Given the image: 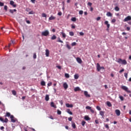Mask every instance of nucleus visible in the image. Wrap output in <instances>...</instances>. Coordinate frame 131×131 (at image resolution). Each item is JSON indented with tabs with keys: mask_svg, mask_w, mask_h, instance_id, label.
Masks as SVG:
<instances>
[{
	"mask_svg": "<svg viewBox=\"0 0 131 131\" xmlns=\"http://www.w3.org/2000/svg\"><path fill=\"white\" fill-rule=\"evenodd\" d=\"M67 112L68 113H69V114H70V115H72L73 113H72L71 111L70 110V109H68L67 110Z\"/></svg>",
	"mask_w": 131,
	"mask_h": 131,
	"instance_id": "b1692460",
	"label": "nucleus"
},
{
	"mask_svg": "<svg viewBox=\"0 0 131 131\" xmlns=\"http://www.w3.org/2000/svg\"><path fill=\"white\" fill-rule=\"evenodd\" d=\"M118 63L119 64H122V65H126L127 64V61L125 59H121V58H119L117 60Z\"/></svg>",
	"mask_w": 131,
	"mask_h": 131,
	"instance_id": "f257e3e1",
	"label": "nucleus"
},
{
	"mask_svg": "<svg viewBox=\"0 0 131 131\" xmlns=\"http://www.w3.org/2000/svg\"><path fill=\"white\" fill-rule=\"evenodd\" d=\"M69 35L70 36H73L74 35V33L73 32H70Z\"/></svg>",
	"mask_w": 131,
	"mask_h": 131,
	"instance_id": "e433bc0d",
	"label": "nucleus"
},
{
	"mask_svg": "<svg viewBox=\"0 0 131 131\" xmlns=\"http://www.w3.org/2000/svg\"><path fill=\"white\" fill-rule=\"evenodd\" d=\"M51 85H52V82H50L48 83V86H51Z\"/></svg>",
	"mask_w": 131,
	"mask_h": 131,
	"instance_id": "338daca9",
	"label": "nucleus"
},
{
	"mask_svg": "<svg viewBox=\"0 0 131 131\" xmlns=\"http://www.w3.org/2000/svg\"><path fill=\"white\" fill-rule=\"evenodd\" d=\"M71 28H72V29H75V25H71Z\"/></svg>",
	"mask_w": 131,
	"mask_h": 131,
	"instance_id": "603ef678",
	"label": "nucleus"
},
{
	"mask_svg": "<svg viewBox=\"0 0 131 131\" xmlns=\"http://www.w3.org/2000/svg\"><path fill=\"white\" fill-rule=\"evenodd\" d=\"M119 98L120 99L121 101H124V98L122 96H120Z\"/></svg>",
	"mask_w": 131,
	"mask_h": 131,
	"instance_id": "ea45409f",
	"label": "nucleus"
},
{
	"mask_svg": "<svg viewBox=\"0 0 131 131\" xmlns=\"http://www.w3.org/2000/svg\"><path fill=\"white\" fill-rule=\"evenodd\" d=\"M45 100L46 101H49V100H50V97L49 96V95H46L45 97Z\"/></svg>",
	"mask_w": 131,
	"mask_h": 131,
	"instance_id": "5701e85b",
	"label": "nucleus"
},
{
	"mask_svg": "<svg viewBox=\"0 0 131 131\" xmlns=\"http://www.w3.org/2000/svg\"><path fill=\"white\" fill-rule=\"evenodd\" d=\"M96 108L97 109V110H98L99 111H100L101 110V107L99 106H96Z\"/></svg>",
	"mask_w": 131,
	"mask_h": 131,
	"instance_id": "8fccbe9b",
	"label": "nucleus"
},
{
	"mask_svg": "<svg viewBox=\"0 0 131 131\" xmlns=\"http://www.w3.org/2000/svg\"><path fill=\"white\" fill-rule=\"evenodd\" d=\"M79 77V76H78V74H75L74 75V78L75 79H78V78Z\"/></svg>",
	"mask_w": 131,
	"mask_h": 131,
	"instance_id": "2f4dec72",
	"label": "nucleus"
},
{
	"mask_svg": "<svg viewBox=\"0 0 131 131\" xmlns=\"http://www.w3.org/2000/svg\"><path fill=\"white\" fill-rule=\"evenodd\" d=\"M123 71H124V69H122V70H121L119 71V73H122V72H123Z\"/></svg>",
	"mask_w": 131,
	"mask_h": 131,
	"instance_id": "680f3d73",
	"label": "nucleus"
},
{
	"mask_svg": "<svg viewBox=\"0 0 131 131\" xmlns=\"http://www.w3.org/2000/svg\"><path fill=\"white\" fill-rule=\"evenodd\" d=\"M79 91H80V88H79V87H76L74 89V91L75 92H78Z\"/></svg>",
	"mask_w": 131,
	"mask_h": 131,
	"instance_id": "4be33fe9",
	"label": "nucleus"
},
{
	"mask_svg": "<svg viewBox=\"0 0 131 131\" xmlns=\"http://www.w3.org/2000/svg\"><path fill=\"white\" fill-rule=\"evenodd\" d=\"M56 19V17L54 16H51L49 17V20H55Z\"/></svg>",
	"mask_w": 131,
	"mask_h": 131,
	"instance_id": "393cba45",
	"label": "nucleus"
},
{
	"mask_svg": "<svg viewBox=\"0 0 131 131\" xmlns=\"http://www.w3.org/2000/svg\"><path fill=\"white\" fill-rule=\"evenodd\" d=\"M79 15H82V14H83V11H82V10L79 11Z\"/></svg>",
	"mask_w": 131,
	"mask_h": 131,
	"instance_id": "a18cd8bd",
	"label": "nucleus"
},
{
	"mask_svg": "<svg viewBox=\"0 0 131 131\" xmlns=\"http://www.w3.org/2000/svg\"><path fill=\"white\" fill-rule=\"evenodd\" d=\"M4 10H5V11L7 12V11H8V6L7 5H5L4 6Z\"/></svg>",
	"mask_w": 131,
	"mask_h": 131,
	"instance_id": "37998d69",
	"label": "nucleus"
},
{
	"mask_svg": "<svg viewBox=\"0 0 131 131\" xmlns=\"http://www.w3.org/2000/svg\"><path fill=\"white\" fill-rule=\"evenodd\" d=\"M121 88L124 91H125V92H126L127 93H131L130 90H128V88L126 87V86H122Z\"/></svg>",
	"mask_w": 131,
	"mask_h": 131,
	"instance_id": "7ed1b4c3",
	"label": "nucleus"
},
{
	"mask_svg": "<svg viewBox=\"0 0 131 131\" xmlns=\"http://www.w3.org/2000/svg\"><path fill=\"white\" fill-rule=\"evenodd\" d=\"M61 34H62V37H63V38H66V34H65V33L62 32H61Z\"/></svg>",
	"mask_w": 131,
	"mask_h": 131,
	"instance_id": "a878e982",
	"label": "nucleus"
},
{
	"mask_svg": "<svg viewBox=\"0 0 131 131\" xmlns=\"http://www.w3.org/2000/svg\"><path fill=\"white\" fill-rule=\"evenodd\" d=\"M58 16H62V12H58Z\"/></svg>",
	"mask_w": 131,
	"mask_h": 131,
	"instance_id": "0e129e2a",
	"label": "nucleus"
},
{
	"mask_svg": "<svg viewBox=\"0 0 131 131\" xmlns=\"http://www.w3.org/2000/svg\"><path fill=\"white\" fill-rule=\"evenodd\" d=\"M84 95L86 97V98H91V95L89 94L88 91H84Z\"/></svg>",
	"mask_w": 131,
	"mask_h": 131,
	"instance_id": "0eeeda50",
	"label": "nucleus"
},
{
	"mask_svg": "<svg viewBox=\"0 0 131 131\" xmlns=\"http://www.w3.org/2000/svg\"><path fill=\"white\" fill-rule=\"evenodd\" d=\"M41 85H42V86H46V82H45V81H42L41 82Z\"/></svg>",
	"mask_w": 131,
	"mask_h": 131,
	"instance_id": "c85d7f7f",
	"label": "nucleus"
},
{
	"mask_svg": "<svg viewBox=\"0 0 131 131\" xmlns=\"http://www.w3.org/2000/svg\"><path fill=\"white\" fill-rule=\"evenodd\" d=\"M64 76L65 77H66L67 78H69V77H70V76H69V74L66 73Z\"/></svg>",
	"mask_w": 131,
	"mask_h": 131,
	"instance_id": "58836bf2",
	"label": "nucleus"
},
{
	"mask_svg": "<svg viewBox=\"0 0 131 131\" xmlns=\"http://www.w3.org/2000/svg\"><path fill=\"white\" fill-rule=\"evenodd\" d=\"M101 69H105V68H104V67H101V66H100V64H99V63H97V71H100Z\"/></svg>",
	"mask_w": 131,
	"mask_h": 131,
	"instance_id": "20e7f679",
	"label": "nucleus"
},
{
	"mask_svg": "<svg viewBox=\"0 0 131 131\" xmlns=\"http://www.w3.org/2000/svg\"><path fill=\"white\" fill-rule=\"evenodd\" d=\"M106 104L108 107H111V106H112L111 102H110V101H107Z\"/></svg>",
	"mask_w": 131,
	"mask_h": 131,
	"instance_id": "cd10ccee",
	"label": "nucleus"
},
{
	"mask_svg": "<svg viewBox=\"0 0 131 131\" xmlns=\"http://www.w3.org/2000/svg\"><path fill=\"white\" fill-rule=\"evenodd\" d=\"M100 115L102 116V118H104V114H105V112L104 111H100L99 113Z\"/></svg>",
	"mask_w": 131,
	"mask_h": 131,
	"instance_id": "4468645a",
	"label": "nucleus"
},
{
	"mask_svg": "<svg viewBox=\"0 0 131 131\" xmlns=\"http://www.w3.org/2000/svg\"><path fill=\"white\" fill-rule=\"evenodd\" d=\"M105 127L106 128H107V129H109V125H108V124H105Z\"/></svg>",
	"mask_w": 131,
	"mask_h": 131,
	"instance_id": "864d4df0",
	"label": "nucleus"
},
{
	"mask_svg": "<svg viewBox=\"0 0 131 131\" xmlns=\"http://www.w3.org/2000/svg\"><path fill=\"white\" fill-rule=\"evenodd\" d=\"M72 126L74 128H76V124H75V123L72 122Z\"/></svg>",
	"mask_w": 131,
	"mask_h": 131,
	"instance_id": "6ab92c4d",
	"label": "nucleus"
},
{
	"mask_svg": "<svg viewBox=\"0 0 131 131\" xmlns=\"http://www.w3.org/2000/svg\"><path fill=\"white\" fill-rule=\"evenodd\" d=\"M12 115H11V113L9 112L6 113V114L5 115V117H11Z\"/></svg>",
	"mask_w": 131,
	"mask_h": 131,
	"instance_id": "dca6fc26",
	"label": "nucleus"
},
{
	"mask_svg": "<svg viewBox=\"0 0 131 131\" xmlns=\"http://www.w3.org/2000/svg\"><path fill=\"white\" fill-rule=\"evenodd\" d=\"M12 93L14 96H16L17 95V92L15 90H13Z\"/></svg>",
	"mask_w": 131,
	"mask_h": 131,
	"instance_id": "f704fd0d",
	"label": "nucleus"
},
{
	"mask_svg": "<svg viewBox=\"0 0 131 131\" xmlns=\"http://www.w3.org/2000/svg\"><path fill=\"white\" fill-rule=\"evenodd\" d=\"M84 118L85 120H91V118L88 116H85Z\"/></svg>",
	"mask_w": 131,
	"mask_h": 131,
	"instance_id": "412c9836",
	"label": "nucleus"
},
{
	"mask_svg": "<svg viewBox=\"0 0 131 131\" xmlns=\"http://www.w3.org/2000/svg\"><path fill=\"white\" fill-rule=\"evenodd\" d=\"M0 120H1V121H2V122H4V119L2 118V117H0Z\"/></svg>",
	"mask_w": 131,
	"mask_h": 131,
	"instance_id": "69168bd1",
	"label": "nucleus"
},
{
	"mask_svg": "<svg viewBox=\"0 0 131 131\" xmlns=\"http://www.w3.org/2000/svg\"><path fill=\"white\" fill-rule=\"evenodd\" d=\"M50 34V32H49L48 30H45L43 32H42L41 35L42 36H48Z\"/></svg>",
	"mask_w": 131,
	"mask_h": 131,
	"instance_id": "f03ea898",
	"label": "nucleus"
},
{
	"mask_svg": "<svg viewBox=\"0 0 131 131\" xmlns=\"http://www.w3.org/2000/svg\"><path fill=\"white\" fill-rule=\"evenodd\" d=\"M130 20H131V16H127L126 17L124 18V22H127V21H130Z\"/></svg>",
	"mask_w": 131,
	"mask_h": 131,
	"instance_id": "423d86ee",
	"label": "nucleus"
},
{
	"mask_svg": "<svg viewBox=\"0 0 131 131\" xmlns=\"http://www.w3.org/2000/svg\"><path fill=\"white\" fill-rule=\"evenodd\" d=\"M63 86L65 90H67L68 89V84H67V83H64Z\"/></svg>",
	"mask_w": 131,
	"mask_h": 131,
	"instance_id": "f8f14e48",
	"label": "nucleus"
},
{
	"mask_svg": "<svg viewBox=\"0 0 131 131\" xmlns=\"http://www.w3.org/2000/svg\"><path fill=\"white\" fill-rule=\"evenodd\" d=\"M8 121H9V120L8 119V118H6L4 121V122H8Z\"/></svg>",
	"mask_w": 131,
	"mask_h": 131,
	"instance_id": "09e8293b",
	"label": "nucleus"
},
{
	"mask_svg": "<svg viewBox=\"0 0 131 131\" xmlns=\"http://www.w3.org/2000/svg\"><path fill=\"white\" fill-rule=\"evenodd\" d=\"M26 12H30V11H31V9L30 8H26Z\"/></svg>",
	"mask_w": 131,
	"mask_h": 131,
	"instance_id": "5fc2aeb1",
	"label": "nucleus"
},
{
	"mask_svg": "<svg viewBox=\"0 0 131 131\" xmlns=\"http://www.w3.org/2000/svg\"><path fill=\"white\" fill-rule=\"evenodd\" d=\"M33 58L36 59V53H35L33 54Z\"/></svg>",
	"mask_w": 131,
	"mask_h": 131,
	"instance_id": "3c124183",
	"label": "nucleus"
},
{
	"mask_svg": "<svg viewBox=\"0 0 131 131\" xmlns=\"http://www.w3.org/2000/svg\"><path fill=\"white\" fill-rule=\"evenodd\" d=\"M124 76H125L126 79H127V73H125Z\"/></svg>",
	"mask_w": 131,
	"mask_h": 131,
	"instance_id": "e2e57ef3",
	"label": "nucleus"
},
{
	"mask_svg": "<svg viewBox=\"0 0 131 131\" xmlns=\"http://www.w3.org/2000/svg\"><path fill=\"white\" fill-rule=\"evenodd\" d=\"M57 41V42H61V43H63V41H62V40H61V38H60V37L58 38Z\"/></svg>",
	"mask_w": 131,
	"mask_h": 131,
	"instance_id": "7c9ffc66",
	"label": "nucleus"
},
{
	"mask_svg": "<svg viewBox=\"0 0 131 131\" xmlns=\"http://www.w3.org/2000/svg\"><path fill=\"white\" fill-rule=\"evenodd\" d=\"M71 45H72V47H74V46H76V42H73L72 43Z\"/></svg>",
	"mask_w": 131,
	"mask_h": 131,
	"instance_id": "49530a36",
	"label": "nucleus"
},
{
	"mask_svg": "<svg viewBox=\"0 0 131 131\" xmlns=\"http://www.w3.org/2000/svg\"><path fill=\"white\" fill-rule=\"evenodd\" d=\"M61 113H62V112H61V111L59 110H57V114H58V115H61Z\"/></svg>",
	"mask_w": 131,
	"mask_h": 131,
	"instance_id": "a19ab883",
	"label": "nucleus"
},
{
	"mask_svg": "<svg viewBox=\"0 0 131 131\" xmlns=\"http://www.w3.org/2000/svg\"><path fill=\"white\" fill-rule=\"evenodd\" d=\"M85 108L87 109L88 110H91V109H92V107L90 106H86Z\"/></svg>",
	"mask_w": 131,
	"mask_h": 131,
	"instance_id": "79ce46f5",
	"label": "nucleus"
},
{
	"mask_svg": "<svg viewBox=\"0 0 131 131\" xmlns=\"http://www.w3.org/2000/svg\"><path fill=\"white\" fill-rule=\"evenodd\" d=\"M76 60H77V61L78 62V63H81L82 62V60H81V58L77 57V58H76Z\"/></svg>",
	"mask_w": 131,
	"mask_h": 131,
	"instance_id": "ddd939ff",
	"label": "nucleus"
},
{
	"mask_svg": "<svg viewBox=\"0 0 131 131\" xmlns=\"http://www.w3.org/2000/svg\"><path fill=\"white\" fill-rule=\"evenodd\" d=\"M115 10L117 12H118V11H119V10H120L119 7H118V6L115 7Z\"/></svg>",
	"mask_w": 131,
	"mask_h": 131,
	"instance_id": "c9c22d12",
	"label": "nucleus"
},
{
	"mask_svg": "<svg viewBox=\"0 0 131 131\" xmlns=\"http://www.w3.org/2000/svg\"><path fill=\"white\" fill-rule=\"evenodd\" d=\"M92 5H93V4L91 2H89L88 4V5L90 6V7H92Z\"/></svg>",
	"mask_w": 131,
	"mask_h": 131,
	"instance_id": "4d7b16f0",
	"label": "nucleus"
},
{
	"mask_svg": "<svg viewBox=\"0 0 131 131\" xmlns=\"http://www.w3.org/2000/svg\"><path fill=\"white\" fill-rule=\"evenodd\" d=\"M106 16H107V17H112V13L110 12H107Z\"/></svg>",
	"mask_w": 131,
	"mask_h": 131,
	"instance_id": "aec40b11",
	"label": "nucleus"
},
{
	"mask_svg": "<svg viewBox=\"0 0 131 131\" xmlns=\"http://www.w3.org/2000/svg\"><path fill=\"white\" fill-rule=\"evenodd\" d=\"M115 113L117 116H120V111L119 110H116Z\"/></svg>",
	"mask_w": 131,
	"mask_h": 131,
	"instance_id": "1a4fd4ad",
	"label": "nucleus"
},
{
	"mask_svg": "<svg viewBox=\"0 0 131 131\" xmlns=\"http://www.w3.org/2000/svg\"><path fill=\"white\" fill-rule=\"evenodd\" d=\"M108 23H109V22L108 21V20H106L104 22V24L105 25H106L107 28H110V24H109Z\"/></svg>",
	"mask_w": 131,
	"mask_h": 131,
	"instance_id": "9d476101",
	"label": "nucleus"
},
{
	"mask_svg": "<svg viewBox=\"0 0 131 131\" xmlns=\"http://www.w3.org/2000/svg\"><path fill=\"white\" fill-rule=\"evenodd\" d=\"M85 123H86V122L84 121H82L81 122V125H82V126H84V125H85Z\"/></svg>",
	"mask_w": 131,
	"mask_h": 131,
	"instance_id": "4c0bfd02",
	"label": "nucleus"
},
{
	"mask_svg": "<svg viewBox=\"0 0 131 131\" xmlns=\"http://www.w3.org/2000/svg\"><path fill=\"white\" fill-rule=\"evenodd\" d=\"M9 12H10V13H11V14H13V13H14V12H17V10H16V9H13V10L10 9V10H9Z\"/></svg>",
	"mask_w": 131,
	"mask_h": 131,
	"instance_id": "f3484780",
	"label": "nucleus"
},
{
	"mask_svg": "<svg viewBox=\"0 0 131 131\" xmlns=\"http://www.w3.org/2000/svg\"><path fill=\"white\" fill-rule=\"evenodd\" d=\"M115 22H116V19H113L112 20V23H115Z\"/></svg>",
	"mask_w": 131,
	"mask_h": 131,
	"instance_id": "bf43d9fd",
	"label": "nucleus"
},
{
	"mask_svg": "<svg viewBox=\"0 0 131 131\" xmlns=\"http://www.w3.org/2000/svg\"><path fill=\"white\" fill-rule=\"evenodd\" d=\"M4 3L0 2V7H4Z\"/></svg>",
	"mask_w": 131,
	"mask_h": 131,
	"instance_id": "13d9d810",
	"label": "nucleus"
},
{
	"mask_svg": "<svg viewBox=\"0 0 131 131\" xmlns=\"http://www.w3.org/2000/svg\"><path fill=\"white\" fill-rule=\"evenodd\" d=\"M68 120H69V121H72V117H69V118H68Z\"/></svg>",
	"mask_w": 131,
	"mask_h": 131,
	"instance_id": "052dcab7",
	"label": "nucleus"
},
{
	"mask_svg": "<svg viewBox=\"0 0 131 131\" xmlns=\"http://www.w3.org/2000/svg\"><path fill=\"white\" fill-rule=\"evenodd\" d=\"M10 5L12 6L13 8H16L17 7V5L15 4V2L13 1H10Z\"/></svg>",
	"mask_w": 131,
	"mask_h": 131,
	"instance_id": "39448f33",
	"label": "nucleus"
},
{
	"mask_svg": "<svg viewBox=\"0 0 131 131\" xmlns=\"http://www.w3.org/2000/svg\"><path fill=\"white\" fill-rule=\"evenodd\" d=\"M57 38V36H56L55 35H53L52 37H51V39L52 40H54L55 39H56Z\"/></svg>",
	"mask_w": 131,
	"mask_h": 131,
	"instance_id": "bb28decb",
	"label": "nucleus"
},
{
	"mask_svg": "<svg viewBox=\"0 0 131 131\" xmlns=\"http://www.w3.org/2000/svg\"><path fill=\"white\" fill-rule=\"evenodd\" d=\"M34 14H35V12L33 11H31L29 12V15H34Z\"/></svg>",
	"mask_w": 131,
	"mask_h": 131,
	"instance_id": "c756f323",
	"label": "nucleus"
},
{
	"mask_svg": "<svg viewBox=\"0 0 131 131\" xmlns=\"http://www.w3.org/2000/svg\"><path fill=\"white\" fill-rule=\"evenodd\" d=\"M67 48L69 50H71V47H70V45H68V44L67 45Z\"/></svg>",
	"mask_w": 131,
	"mask_h": 131,
	"instance_id": "c03bdc74",
	"label": "nucleus"
},
{
	"mask_svg": "<svg viewBox=\"0 0 131 131\" xmlns=\"http://www.w3.org/2000/svg\"><path fill=\"white\" fill-rule=\"evenodd\" d=\"M80 35H81V36H83V35H84V33L83 32H80L79 33Z\"/></svg>",
	"mask_w": 131,
	"mask_h": 131,
	"instance_id": "de8ad7c7",
	"label": "nucleus"
},
{
	"mask_svg": "<svg viewBox=\"0 0 131 131\" xmlns=\"http://www.w3.org/2000/svg\"><path fill=\"white\" fill-rule=\"evenodd\" d=\"M51 107H53V108H57V106H56V105H55V103H54V102H52L51 103Z\"/></svg>",
	"mask_w": 131,
	"mask_h": 131,
	"instance_id": "a211bd4d",
	"label": "nucleus"
},
{
	"mask_svg": "<svg viewBox=\"0 0 131 131\" xmlns=\"http://www.w3.org/2000/svg\"><path fill=\"white\" fill-rule=\"evenodd\" d=\"M95 123H96V124H99V121L98 120H95Z\"/></svg>",
	"mask_w": 131,
	"mask_h": 131,
	"instance_id": "774afa93",
	"label": "nucleus"
},
{
	"mask_svg": "<svg viewBox=\"0 0 131 131\" xmlns=\"http://www.w3.org/2000/svg\"><path fill=\"white\" fill-rule=\"evenodd\" d=\"M66 107H67L68 108H72V107H73V105L72 104H70L69 103H67L66 104Z\"/></svg>",
	"mask_w": 131,
	"mask_h": 131,
	"instance_id": "2eb2a0df",
	"label": "nucleus"
},
{
	"mask_svg": "<svg viewBox=\"0 0 131 131\" xmlns=\"http://www.w3.org/2000/svg\"><path fill=\"white\" fill-rule=\"evenodd\" d=\"M10 119H11V122H13V123L16 122V120L14 119V117L13 115H11L10 116Z\"/></svg>",
	"mask_w": 131,
	"mask_h": 131,
	"instance_id": "6e6552de",
	"label": "nucleus"
},
{
	"mask_svg": "<svg viewBox=\"0 0 131 131\" xmlns=\"http://www.w3.org/2000/svg\"><path fill=\"white\" fill-rule=\"evenodd\" d=\"M46 57H49L50 56V51L48 49L46 50Z\"/></svg>",
	"mask_w": 131,
	"mask_h": 131,
	"instance_id": "9b49d317",
	"label": "nucleus"
},
{
	"mask_svg": "<svg viewBox=\"0 0 131 131\" xmlns=\"http://www.w3.org/2000/svg\"><path fill=\"white\" fill-rule=\"evenodd\" d=\"M41 16L43 18H47V14L45 13H42Z\"/></svg>",
	"mask_w": 131,
	"mask_h": 131,
	"instance_id": "473e14b6",
	"label": "nucleus"
},
{
	"mask_svg": "<svg viewBox=\"0 0 131 131\" xmlns=\"http://www.w3.org/2000/svg\"><path fill=\"white\" fill-rule=\"evenodd\" d=\"M56 68L60 70L62 69V67L60 66H57Z\"/></svg>",
	"mask_w": 131,
	"mask_h": 131,
	"instance_id": "6e6d98bb",
	"label": "nucleus"
},
{
	"mask_svg": "<svg viewBox=\"0 0 131 131\" xmlns=\"http://www.w3.org/2000/svg\"><path fill=\"white\" fill-rule=\"evenodd\" d=\"M71 21H73V22H76V17H72L71 18Z\"/></svg>",
	"mask_w": 131,
	"mask_h": 131,
	"instance_id": "72a5a7b5",
	"label": "nucleus"
}]
</instances>
